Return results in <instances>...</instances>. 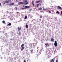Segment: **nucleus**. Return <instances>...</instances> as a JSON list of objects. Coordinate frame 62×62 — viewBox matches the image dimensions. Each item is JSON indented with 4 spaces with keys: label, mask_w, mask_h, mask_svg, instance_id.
Returning a JSON list of instances; mask_svg holds the SVG:
<instances>
[{
    "label": "nucleus",
    "mask_w": 62,
    "mask_h": 62,
    "mask_svg": "<svg viewBox=\"0 0 62 62\" xmlns=\"http://www.w3.org/2000/svg\"><path fill=\"white\" fill-rule=\"evenodd\" d=\"M40 18H42V16L41 15L40 16Z\"/></svg>",
    "instance_id": "28"
},
{
    "label": "nucleus",
    "mask_w": 62,
    "mask_h": 62,
    "mask_svg": "<svg viewBox=\"0 0 62 62\" xmlns=\"http://www.w3.org/2000/svg\"><path fill=\"white\" fill-rule=\"evenodd\" d=\"M23 3H26V2H27V0H23Z\"/></svg>",
    "instance_id": "13"
},
{
    "label": "nucleus",
    "mask_w": 62,
    "mask_h": 62,
    "mask_svg": "<svg viewBox=\"0 0 62 62\" xmlns=\"http://www.w3.org/2000/svg\"><path fill=\"white\" fill-rule=\"evenodd\" d=\"M27 18V16H25V19H26Z\"/></svg>",
    "instance_id": "23"
},
{
    "label": "nucleus",
    "mask_w": 62,
    "mask_h": 62,
    "mask_svg": "<svg viewBox=\"0 0 62 62\" xmlns=\"http://www.w3.org/2000/svg\"><path fill=\"white\" fill-rule=\"evenodd\" d=\"M28 4V2H27L26 3H25L24 4V5H27Z\"/></svg>",
    "instance_id": "19"
},
{
    "label": "nucleus",
    "mask_w": 62,
    "mask_h": 62,
    "mask_svg": "<svg viewBox=\"0 0 62 62\" xmlns=\"http://www.w3.org/2000/svg\"><path fill=\"white\" fill-rule=\"evenodd\" d=\"M23 7L24 8H22V9L23 10L24 9H26V8H29V7H30V6H28L24 5H23Z\"/></svg>",
    "instance_id": "1"
},
{
    "label": "nucleus",
    "mask_w": 62,
    "mask_h": 62,
    "mask_svg": "<svg viewBox=\"0 0 62 62\" xmlns=\"http://www.w3.org/2000/svg\"><path fill=\"white\" fill-rule=\"evenodd\" d=\"M42 8H44V7H43H43Z\"/></svg>",
    "instance_id": "37"
},
{
    "label": "nucleus",
    "mask_w": 62,
    "mask_h": 62,
    "mask_svg": "<svg viewBox=\"0 0 62 62\" xmlns=\"http://www.w3.org/2000/svg\"><path fill=\"white\" fill-rule=\"evenodd\" d=\"M31 53L33 52V50L32 49L31 50H30Z\"/></svg>",
    "instance_id": "29"
},
{
    "label": "nucleus",
    "mask_w": 62,
    "mask_h": 62,
    "mask_svg": "<svg viewBox=\"0 0 62 62\" xmlns=\"http://www.w3.org/2000/svg\"><path fill=\"white\" fill-rule=\"evenodd\" d=\"M17 14H18V13H19V12H16Z\"/></svg>",
    "instance_id": "33"
},
{
    "label": "nucleus",
    "mask_w": 62,
    "mask_h": 62,
    "mask_svg": "<svg viewBox=\"0 0 62 62\" xmlns=\"http://www.w3.org/2000/svg\"><path fill=\"white\" fill-rule=\"evenodd\" d=\"M40 2V0L37 1L36 2V3H38Z\"/></svg>",
    "instance_id": "9"
},
{
    "label": "nucleus",
    "mask_w": 62,
    "mask_h": 62,
    "mask_svg": "<svg viewBox=\"0 0 62 62\" xmlns=\"http://www.w3.org/2000/svg\"><path fill=\"white\" fill-rule=\"evenodd\" d=\"M24 46V44H23L21 45V47H23V46Z\"/></svg>",
    "instance_id": "16"
},
{
    "label": "nucleus",
    "mask_w": 62,
    "mask_h": 62,
    "mask_svg": "<svg viewBox=\"0 0 62 62\" xmlns=\"http://www.w3.org/2000/svg\"><path fill=\"white\" fill-rule=\"evenodd\" d=\"M14 4V3H11L10 4V6H12V5H13Z\"/></svg>",
    "instance_id": "14"
},
{
    "label": "nucleus",
    "mask_w": 62,
    "mask_h": 62,
    "mask_svg": "<svg viewBox=\"0 0 62 62\" xmlns=\"http://www.w3.org/2000/svg\"><path fill=\"white\" fill-rule=\"evenodd\" d=\"M2 23H5V21H2Z\"/></svg>",
    "instance_id": "24"
},
{
    "label": "nucleus",
    "mask_w": 62,
    "mask_h": 62,
    "mask_svg": "<svg viewBox=\"0 0 62 62\" xmlns=\"http://www.w3.org/2000/svg\"><path fill=\"white\" fill-rule=\"evenodd\" d=\"M55 43H54V45L55 46V47L57 46V41H54Z\"/></svg>",
    "instance_id": "2"
},
{
    "label": "nucleus",
    "mask_w": 62,
    "mask_h": 62,
    "mask_svg": "<svg viewBox=\"0 0 62 62\" xmlns=\"http://www.w3.org/2000/svg\"><path fill=\"white\" fill-rule=\"evenodd\" d=\"M39 3L37 5V7L38 8V7H39Z\"/></svg>",
    "instance_id": "22"
},
{
    "label": "nucleus",
    "mask_w": 62,
    "mask_h": 62,
    "mask_svg": "<svg viewBox=\"0 0 62 62\" xmlns=\"http://www.w3.org/2000/svg\"><path fill=\"white\" fill-rule=\"evenodd\" d=\"M18 32H20V30H21V28L20 27H18Z\"/></svg>",
    "instance_id": "4"
},
{
    "label": "nucleus",
    "mask_w": 62,
    "mask_h": 62,
    "mask_svg": "<svg viewBox=\"0 0 62 62\" xmlns=\"http://www.w3.org/2000/svg\"><path fill=\"white\" fill-rule=\"evenodd\" d=\"M61 15H62V11H61Z\"/></svg>",
    "instance_id": "32"
},
{
    "label": "nucleus",
    "mask_w": 62,
    "mask_h": 62,
    "mask_svg": "<svg viewBox=\"0 0 62 62\" xmlns=\"http://www.w3.org/2000/svg\"><path fill=\"white\" fill-rule=\"evenodd\" d=\"M10 40H13V39H10Z\"/></svg>",
    "instance_id": "36"
},
{
    "label": "nucleus",
    "mask_w": 62,
    "mask_h": 62,
    "mask_svg": "<svg viewBox=\"0 0 62 62\" xmlns=\"http://www.w3.org/2000/svg\"><path fill=\"white\" fill-rule=\"evenodd\" d=\"M58 9H60V10H62V8L60 6H58Z\"/></svg>",
    "instance_id": "3"
},
{
    "label": "nucleus",
    "mask_w": 62,
    "mask_h": 62,
    "mask_svg": "<svg viewBox=\"0 0 62 62\" xmlns=\"http://www.w3.org/2000/svg\"><path fill=\"white\" fill-rule=\"evenodd\" d=\"M21 32H19L18 33V36H21Z\"/></svg>",
    "instance_id": "17"
},
{
    "label": "nucleus",
    "mask_w": 62,
    "mask_h": 62,
    "mask_svg": "<svg viewBox=\"0 0 62 62\" xmlns=\"http://www.w3.org/2000/svg\"><path fill=\"white\" fill-rule=\"evenodd\" d=\"M39 10H41V9H42V8H41V7H40V8H39V9H38Z\"/></svg>",
    "instance_id": "18"
},
{
    "label": "nucleus",
    "mask_w": 62,
    "mask_h": 62,
    "mask_svg": "<svg viewBox=\"0 0 62 62\" xmlns=\"http://www.w3.org/2000/svg\"><path fill=\"white\" fill-rule=\"evenodd\" d=\"M0 6H1V3H0Z\"/></svg>",
    "instance_id": "34"
},
{
    "label": "nucleus",
    "mask_w": 62,
    "mask_h": 62,
    "mask_svg": "<svg viewBox=\"0 0 62 62\" xmlns=\"http://www.w3.org/2000/svg\"><path fill=\"white\" fill-rule=\"evenodd\" d=\"M45 45H46V47H48V46H49V45L48 43H46L45 44Z\"/></svg>",
    "instance_id": "6"
},
{
    "label": "nucleus",
    "mask_w": 62,
    "mask_h": 62,
    "mask_svg": "<svg viewBox=\"0 0 62 62\" xmlns=\"http://www.w3.org/2000/svg\"><path fill=\"white\" fill-rule=\"evenodd\" d=\"M48 12H49V13H51V12L50 11H49Z\"/></svg>",
    "instance_id": "27"
},
{
    "label": "nucleus",
    "mask_w": 62,
    "mask_h": 62,
    "mask_svg": "<svg viewBox=\"0 0 62 62\" xmlns=\"http://www.w3.org/2000/svg\"><path fill=\"white\" fill-rule=\"evenodd\" d=\"M32 4L33 6H34V5H35V4L34 3V1H32Z\"/></svg>",
    "instance_id": "8"
},
{
    "label": "nucleus",
    "mask_w": 62,
    "mask_h": 62,
    "mask_svg": "<svg viewBox=\"0 0 62 62\" xmlns=\"http://www.w3.org/2000/svg\"><path fill=\"white\" fill-rule=\"evenodd\" d=\"M32 9H29V11H31L32 10Z\"/></svg>",
    "instance_id": "30"
},
{
    "label": "nucleus",
    "mask_w": 62,
    "mask_h": 62,
    "mask_svg": "<svg viewBox=\"0 0 62 62\" xmlns=\"http://www.w3.org/2000/svg\"><path fill=\"white\" fill-rule=\"evenodd\" d=\"M24 49V47H22V48L21 49V51H23V50Z\"/></svg>",
    "instance_id": "7"
},
{
    "label": "nucleus",
    "mask_w": 62,
    "mask_h": 62,
    "mask_svg": "<svg viewBox=\"0 0 62 62\" xmlns=\"http://www.w3.org/2000/svg\"><path fill=\"white\" fill-rule=\"evenodd\" d=\"M4 3H5V2H4Z\"/></svg>",
    "instance_id": "39"
},
{
    "label": "nucleus",
    "mask_w": 62,
    "mask_h": 62,
    "mask_svg": "<svg viewBox=\"0 0 62 62\" xmlns=\"http://www.w3.org/2000/svg\"><path fill=\"white\" fill-rule=\"evenodd\" d=\"M23 62H26V61H25V60H24L23 61Z\"/></svg>",
    "instance_id": "31"
},
{
    "label": "nucleus",
    "mask_w": 62,
    "mask_h": 62,
    "mask_svg": "<svg viewBox=\"0 0 62 62\" xmlns=\"http://www.w3.org/2000/svg\"><path fill=\"white\" fill-rule=\"evenodd\" d=\"M4 4H5V3H4Z\"/></svg>",
    "instance_id": "38"
},
{
    "label": "nucleus",
    "mask_w": 62,
    "mask_h": 62,
    "mask_svg": "<svg viewBox=\"0 0 62 62\" xmlns=\"http://www.w3.org/2000/svg\"><path fill=\"white\" fill-rule=\"evenodd\" d=\"M15 8L16 9V10H17V7H15Z\"/></svg>",
    "instance_id": "21"
},
{
    "label": "nucleus",
    "mask_w": 62,
    "mask_h": 62,
    "mask_svg": "<svg viewBox=\"0 0 62 62\" xmlns=\"http://www.w3.org/2000/svg\"><path fill=\"white\" fill-rule=\"evenodd\" d=\"M8 25H9V26H10V25H11V23H9L8 24Z\"/></svg>",
    "instance_id": "20"
},
{
    "label": "nucleus",
    "mask_w": 62,
    "mask_h": 62,
    "mask_svg": "<svg viewBox=\"0 0 62 62\" xmlns=\"http://www.w3.org/2000/svg\"><path fill=\"white\" fill-rule=\"evenodd\" d=\"M43 10L44 11V10H47V9H44V8H43Z\"/></svg>",
    "instance_id": "26"
},
{
    "label": "nucleus",
    "mask_w": 62,
    "mask_h": 62,
    "mask_svg": "<svg viewBox=\"0 0 62 62\" xmlns=\"http://www.w3.org/2000/svg\"><path fill=\"white\" fill-rule=\"evenodd\" d=\"M8 1H9V2H10L11 1V0H9Z\"/></svg>",
    "instance_id": "35"
},
{
    "label": "nucleus",
    "mask_w": 62,
    "mask_h": 62,
    "mask_svg": "<svg viewBox=\"0 0 62 62\" xmlns=\"http://www.w3.org/2000/svg\"><path fill=\"white\" fill-rule=\"evenodd\" d=\"M51 41H54V39L53 38L51 39Z\"/></svg>",
    "instance_id": "11"
},
{
    "label": "nucleus",
    "mask_w": 62,
    "mask_h": 62,
    "mask_svg": "<svg viewBox=\"0 0 62 62\" xmlns=\"http://www.w3.org/2000/svg\"><path fill=\"white\" fill-rule=\"evenodd\" d=\"M56 13H57L58 14H59V12L57 11L56 12Z\"/></svg>",
    "instance_id": "25"
},
{
    "label": "nucleus",
    "mask_w": 62,
    "mask_h": 62,
    "mask_svg": "<svg viewBox=\"0 0 62 62\" xmlns=\"http://www.w3.org/2000/svg\"><path fill=\"white\" fill-rule=\"evenodd\" d=\"M25 27L26 28H28V25H26L25 26Z\"/></svg>",
    "instance_id": "15"
},
{
    "label": "nucleus",
    "mask_w": 62,
    "mask_h": 62,
    "mask_svg": "<svg viewBox=\"0 0 62 62\" xmlns=\"http://www.w3.org/2000/svg\"><path fill=\"white\" fill-rule=\"evenodd\" d=\"M18 5H21V4H23V2H21L18 3Z\"/></svg>",
    "instance_id": "5"
},
{
    "label": "nucleus",
    "mask_w": 62,
    "mask_h": 62,
    "mask_svg": "<svg viewBox=\"0 0 62 62\" xmlns=\"http://www.w3.org/2000/svg\"><path fill=\"white\" fill-rule=\"evenodd\" d=\"M50 62H54V59H52L50 61Z\"/></svg>",
    "instance_id": "12"
},
{
    "label": "nucleus",
    "mask_w": 62,
    "mask_h": 62,
    "mask_svg": "<svg viewBox=\"0 0 62 62\" xmlns=\"http://www.w3.org/2000/svg\"><path fill=\"white\" fill-rule=\"evenodd\" d=\"M5 2L6 3H7V4H9V2L8 1H6Z\"/></svg>",
    "instance_id": "10"
}]
</instances>
